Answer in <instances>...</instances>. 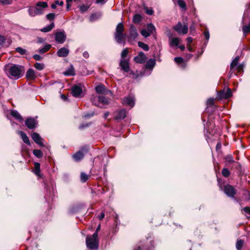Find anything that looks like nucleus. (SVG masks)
Listing matches in <instances>:
<instances>
[{"label":"nucleus","instance_id":"f257e3e1","mask_svg":"<svg viewBox=\"0 0 250 250\" xmlns=\"http://www.w3.org/2000/svg\"><path fill=\"white\" fill-rule=\"evenodd\" d=\"M5 72L8 77L18 79L21 78L24 73V67L18 64H8L5 66Z\"/></svg>","mask_w":250,"mask_h":250},{"label":"nucleus","instance_id":"f03ea898","mask_svg":"<svg viewBox=\"0 0 250 250\" xmlns=\"http://www.w3.org/2000/svg\"><path fill=\"white\" fill-rule=\"evenodd\" d=\"M101 229L99 225L95 232L92 235H88L86 238V245L89 250H98L99 247L98 232Z\"/></svg>","mask_w":250,"mask_h":250},{"label":"nucleus","instance_id":"7ed1b4c3","mask_svg":"<svg viewBox=\"0 0 250 250\" xmlns=\"http://www.w3.org/2000/svg\"><path fill=\"white\" fill-rule=\"evenodd\" d=\"M124 31V27L123 24L122 22L119 23L116 26L114 34L115 40L118 43H122L123 42L125 43L126 34L123 33Z\"/></svg>","mask_w":250,"mask_h":250},{"label":"nucleus","instance_id":"20e7f679","mask_svg":"<svg viewBox=\"0 0 250 250\" xmlns=\"http://www.w3.org/2000/svg\"><path fill=\"white\" fill-rule=\"evenodd\" d=\"M174 29L179 34H186L188 33V27L187 25H183L182 23L179 22L174 27Z\"/></svg>","mask_w":250,"mask_h":250},{"label":"nucleus","instance_id":"39448f33","mask_svg":"<svg viewBox=\"0 0 250 250\" xmlns=\"http://www.w3.org/2000/svg\"><path fill=\"white\" fill-rule=\"evenodd\" d=\"M124 105L132 107L135 104L134 97L133 95H128L125 97L122 101Z\"/></svg>","mask_w":250,"mask_h":250},{"label":"nucleus","instance_id":"423d86ee","mask_svg":"<svg viewBox=\"0 0 250 250\" xmlns=\"http://www.w3.org/2000/svg\"><path fill=\"white\" fill-rule=\"evenodd\" d=\"M48 7V4L46 2L42 1L38 2L36 5V9L38 15L43 14L44 12V9Z\"/></svg>","mask_w":250,"mask_h":250},{"label":"nucleus","instance_id":"0eeeda50","mask_svg":"<svg viewBox=\"0 0 250 250\" xmlns=\"http://www.w3.org/2000/svg\"><path fill=\"white\" fill-rule=\"evenodd\" d=\"M87 152V150L86 148H82L80 150L73 155V158L75 161H79L83 159Z\"/></svg>","mask_w":250,"mask_h":250},{"label":"nucleus","instance_id":"6e6552de","mask_svg":"<svg viewBox=\"0 0 250 250\" xmlns=\"http://www.w3.org/2000/svg\"><path fill=\"white\" fill-rule=\"evenodd\" d=\"M232 96L231 90L228 88L227 90L224 89L218 94V97L219 99H228Z\"/></svg>","mask_w":250,"mask_h":250},{"label":"nucleus","instance_id":"1a4fd4ad","mask_svg":"<svg viewBox=\"0 0 250 250\" xmlns=\"http://www.w3.org/2000/svg\"><path fill=\"white\" fill-rule=\"evenodd\" d=\"M239 60V57L236 56L232 61L230 66V72L229 74V78L231 77V75L232 74V71L234 70L235 67H237V68L239 70H240L241 68V65H238V62Z\"/></svg>","mask_w":250,"mask_h":250},{"label":"nucleus","instance_id":"9d476101","mask_svg":"<svg viewBox=\"0 0 250 250\" xmlns=\"http://www.w3.org/2000/svg\"><path fill=\"white\" fill-rule=\"evenodd\" d=\"M71 92L74 97H80L82 93L81 84L73 85L71 88Z\"/></svg>","mask_w":250,"mask_h":250},{"label":"nucleus","instance_id":"9b49d317","mask_svg":"<svg viewBox=\"0 0 250 250\" xmlns=\"http://www.w3.org/2000/svg\"><path fill=\"white\" fill-rule=\"evenodd\" d=\"M55 36L56 41L59 43H63L66 40V36L63 31L57 32Z\"/></svg>","mask_w":250,"mask_h":250},{"label":"nucleus","instance_id":"f8f14e48","mask_svg":"<svg viewBox=\"0 0 250 250\" xmlns=\"http://www.w3.org/2000/svg\"><path fill=\"white\" fill-rule=\"evenodd\" d=\"M25 124L28 128L33 129L37 126L38 122L33 118H29L25 121Z\"/></svg>","mask_w":250,"mask_h":250},{"label":"nucleus","instance_id":"ddd939ff","mask_svg":"<svg viewBox=\"0 0 250 250\" xmlns=\"http://www.w3.org/2000/svg\"><path fill=\"white\" fill-rule=\"evenodd\" d=\"M224 192L227 196L230 197H233L236 194V191L234 188L229 185L225 187Z\"/></svg>","mask_w":250,"mask_h":250},{"label":"nucleus","instance_id":"4468645a","mask_svg":"<svg viewBox=\"0 0 250 250\" xmlns=\"http://www.w3.org/2000/svg\"><path fill=\"white\" fill-rule=\"evenodd\" d=\"M31 137L33 141L38 145L41 146H44V145L43 144L42 141V139L41 138L39 134L36 132H34L31 134Z\"/></svg>","mask_w":250,"mask_h":250},{"label":"nucleus","instance_id":"2eb2a0df","mask_svg":"<svg viewBox=\"0 0 250 250\" xmlns=\"http://www.w3.org/2000/svg\"><path fill=\"white\" fill-rule=\"evenodd\" d=\"M121 69L125 72H128L129 71V60L121 59L119 63Z\"/></svg>","mask_w":250,"mask_h":250},{"label":"nucleus","instance_id":"dca6fc26","mask_svg":"<svg viewBox=\"0 0 250 250\" xmlns=\"http://www.w3.org/2000/svg\"><path fill=\"white\" fill-rule=\"evenodd\" d=\"M147 59V57L146 56L145 54L141 52L139 54L134 58V61L139 63H144Z\"/></svg>","mask_w":250,"mask_h":250},{"label":"nucleus","instance_id":"f3484780","mask_svg":"<svg viewBox=\"0 0 250 250\" xmlns=\"http://www.w3.org/2000/svg\"><path fill=\"white\" fill-rule=\"evenodd\" d=\"M129 40H134L136 39L138 36V34L137 33L136 28L133 25H131L129 30Z\"/></svg>","mask_w":250,"mask_h":250},{"label":"nucleus","instance_id":"a211bd4d","mask_svg":"<svg viewBox=\"0 0 250 250\" xmlns=\"http://www.w3.org/2000/svg\"><path fill=\"white\" fill-rule=\"evenodd\" d=\"M126 116V111L123 109L115 112V118L117 120L124 119Z\"/></svg>","mask_w":250,"mask_h":250},{"label":"nucleus","instance_id":"6ab92c4d","mask_svg":"<svg viewBox=\"0 0 250 250\" xmlns=\"http://www.w3.org/2000/svg\"><path fill=\"white\" fill-rule=\"evenodd\" d=\"M69 52L68 49L65 47H62L59 49L57 52V55L60 57H66Z\"/></svg>","mask_w":250,"mask_h":250},{"label":"nucleus","instance_id":"aec40b11","mask_svg":"<svg viewBox=\"0 0 250 250\" xmlns=\"http://www.w3.org/2000/svg\"><path fill=\"white\" fill-rule=\"evenodd\" d=\"M19 134L21 136L22 141L27 145L30 146V142L29 138L27 135L23 131H20L18 132Z\"/></svg>","mask_w":250,"mask_h":250},{"label":"nucleus","instance_id":"412c9836","mask_svg":"<svg viewBox=\"0 0 250 250\" xmlns=\"http://www.w3.org/2000/svg\"><path fill=\"white\" fill-rule=\"evenodd\" d=\"M155 64V60L153 59H150L147 61L146 63V69H149L151 71L153 68L154 67Z\"/></svg>","mask_w":250,"mask_h":250},{"label":"nucleus","instance_id":"4be33fe9","mask_svg":"<svg viewBox=\"0 0 250 250\" xmlns=\"http://www.w3.org/2000/svg\"><path fill=\"white\" fill-rule=\"evenodd\" d=\"M26 77L29 79H35L36 76L34 70L31 68L29 69L26 72Z\"/></svg>","mask_w":250,"mask_h":250},{"label":"nucleus","instance_id":"5701e85b","mask_svg":"<svg viewBox=\"0 0 250 250\" xmlns=\"http://www.w3.org/2000/svg\"><path fill=\"white\" fill-rule=\"evenodd\" d=\"M63 74L65 76H74L75 73L73 66L71 65Z\"/></svg>","mask_w":250,"mask_h":250},{"label":"nucleus","instance_id":"b1692460","mask_svg":"<svg viewBox=\"0 0 250 250\" xmlns=\"http://www.w3.org/2000/svg\"><path fill=\"white\" fill-rule=\"evenodd\" d=\"M11 115L20 122H22L23 119L20 113L16 110H12L11 113Z\"/></svg>","mask_w":250,"mask_h":250},{"label":"nucleus","instance_id":"393cba45","mask_svg":"<svg viewBox=\"0 0 250 250\" xmlns=\"http://www.w3.org/2000/svg\"><path fill=\"white\" fill-rule=\"evenodd\" d=\"M180 41L181 40L179 38H173L170 42L169 45L171 47L174 46H177L180 43Z\"/></svg>","mask_w":250,"mask_h":250},{"label":"nucleus","instance_id":"a878e982","mask_svg":"<svg viewBox=\"0 0 250 250\" xmlns=\"http://www.w3.org/2000/svg\"><path fill=\"white\" fill-rule=\"evenodd\" d=\"M95 90H96V92L98 93L104 94L106 93V92L105 91V87L103 84H100L99 85H97L95 87Z\"/></svg>","mask_w":250,"mask_h":250},{"label":"nucleus","instance_id":"bb28decb","mask_svg":"<svg viewBox=\"0 0 250 250\" xmlns=\"http://www.w3.org/2000/svg\"><path fill=\"white\" fill-rule=\"evenodd\" d=\"M55 25L54 22H52L49 25H47L41 29V31L43 32H48L50 31L54 27Z\"/></svg>","mask_w":250,"mask_h":250},{"label":"nucleus","instance_id":"cd10ccee","mask_svg":"<svg viewBox=\"0 0 250 250\" xmlns=\"http://www.w3.org/2000/svg\"><path fill=\"white\" fill-rule=\"evenodd\" d=\"M28 12L29 16L31 17H35L38 15L35 7H29Z\"/></svg>","mask_w":250,"mask_h":250},{"label":"nucleus","instance_id":"c85d7f7f","mask_svg":"<svg viewBox=\"0 0 250 250\" xmlns=\"http://www.w3.org/2000/svg\"><path fill=\"white\" fill-rule=\"evenodd\" d=\"M177 4L179 7L186 11L187 10V6L185 1L184 0H177Z\"/></svg>","mask_w":250,"mask_h":250},{"label":"nucleus","instance_id":"c756f323","mask_svg":"<svg viewBox=\"0 0 250 250\" xmlns=\"http://www.w3.org/2000/svg\"><path fill=\"white\" fill-rule=\"evenodd\" d=\"M101 16V14L100 13L92 14L90 16L89 19L91 21H93L100 18Z\"/></svg>","mask_w":250,"mask_h":250},{"label":"nucleus","instance_id":"7c9ffc66","mask_svg":"<svg viewBox=\"0 0 250 250\" xmlns=\"http://www.w3.org/2000/svg\"><path fill=\"white\" fill-rule=\"evenodd\" d=\"M35 171L34 173L36 175L39 176L40 174V164L38 162L34 163Z\"/></svg>","mask_w":250,"mask_h":250},{"label":"nucleus","instance_id":"2f4dec72","mask_svg":"<svg viewBox=\"0 0 250 250\" xmlns=\"http://www.w3.org/2000/svg\"><path fill=\"white\" fill-rule=\"evenodd\" d=\"M99 101L104 104H108V100L104 96H99L98 97Z\"/></svg>","mask_w":250,"mask_h":250},{"label":"nucleus","instance_id":"473e14b6","mask_svg":"<svg viewBox=\"0 0 250 250\" xmlns=\"http://www.w3.org/2000/svg\"><path fill=\"white\" fill-rule=\"evenodd\" d=\"M138 45L140 47L143 48L145 51H148L149 50L148 45L143 42H138Z\"/></svg>","mask_w":250,"mask_h":250},{"label":"nucleus","instance_id":"72a5a7b5","mask_svg":"<svg viewBox=\"0 0 250 250\" xmlns=\"http://www.w3.org/2000/svg\"><path fill=\"white\" fill-rule=\"evenodd\" d=\"M63 5V1L55 0L54 3L51 4V7L52 9H56L57 8V5L62 6Z\"/></svg>","mask_w":250,"mask_h":250},{"label":"nucleus","instance_id":"f704fd0d","mask_svg":"<svg viewBox=\"0 0 250 250\" xmlns=\"http://www.w3.org/2000/svg\"><path fill=\"white\" fill-rule=\"evenodd\" d=\"M89 176L84 172H81L80 178L81 182H85L88 179Z\"/></svg>","mask_w":250,"mask_h":250},{"label":"nucleus","instance_id":"c9c22d12","mask_svg":"<svg viewBox=\"0 0 250 250\" xmlns=\"http://www.w3.org/2000/svg\"><path fill=\"white\" fill-rule=\"evenodd\" d=\"M134 250H148V249L146 247L144 242H141L137 247V249H135Z\"/></svg>","mask_w":250,"mask_h":250},{"label":"nucleus","instance_id":"e433bc0d","mask_svg":"<svg viewBox=\"0 0 250 250\" xmlns=\"http://www.w3.org/2000/svg\"><path fill=\"white\" fill-rule=\"evenodd\" d=\"M51 45L50 44H47V45H45L44 47H43L42 48L40 49L39 50V52L41 54H43L45 52L48 51L50 49V48H51Z\"/></svg>","mask_w":250,"mask_h":250},{"label":"nucleus","instance_id":"4c0bfd02","mask_svg":"<svg viewBox=\"0 0 250 250\" xmlns=\"http://www.w3.org/2000/svg\"><path fill=\"white\" fill-rule=\"evenodd\" d=\"M33 153L35 156L39 158H42L43 156L42 152L39 149H34Z\"/></svg>","mask_w":250,"mask_h":250},{"label":"nucleus","instance_id":"58836bf2","mask_svg":"<svg viewBox=\"0 0 250 250\" xmlns=\"http://www.w3.org/2000/svg\"><path fill=\"white\" fill-rule=\"evenodd\" d=\"M90 5H85L83 4L81 5L79 7L80 10L81 12V13H84L88 10V9L89 8Z\"/></svg>","mask_w":250,"mask_h":250},{"label":"nucleus","instance_id":"ea45409f","mask_svg":"<svg viewBox=\"0 0 250 250\" xmlns=\"http://www.w3.org/2000/svg\"><path fill=\"white\" fill-rule=\"evenodd\" d=\"M150 34H152L155 30V27L152 23H149L147 25V29Z\"/></svg>","mask_w":250,"mask_h":250},{"label":"nucleus","instance_id":"a19ab883","mask_svg":"<svg viewBox=\"0 0 250 250\" xmlns=\"http://www.w3.org/2000/svg\"><path fill=\"white\" fill-rule=\"evenodd\" d=\"M242 29L245 36H246L247 33L250 32V22L248 25L243 26Z\"/></svg>","mask_w":250,"mask_h":250},{"label":"nucleus","instance_id":"79ce46f5","mask_svg":"<svg viewBox=\"0 0 250 250\" xmlns=\"http://www.w3.org/2000/svg\"><path fill=\"white\" fill-rule=\"evenodd\" d=\"M34 66L38 70H42L44 67V65L42 63L36 62L34 64Z\"/></svg>","mask_w":250,"mask_h":250},{"label":"nucleus","instance_id":"37998d69","mask_svg":"<svg viewBox=\"0 0 250 250\" xmlns=\"http://www.w3.org/2000/svg\"><path fill=\"white\" fill-rule=\"evenodd\" d=\"M227 165L232 164L234 162L232 157L231 155H228L225 157Z\"/></svg>","mask_w":250,"mask_h":250},{"label":"nucleus","instance_id":"c03bdc74","mask_svg":"<svg viewBox=\"0 0 250 250\" xmlns=\"http://www.w3.org/2000/svg\"><path fill=\"white\" fill-rule=\"evenodd\" d=\"M13 0H0V5H7L12 4Z\"/></svg>","mask_w":250,"mask_h":250},{"label":"nucleus","instance_id":"a18cd8bd","mask_svg":"<svg viewBox=\"0 0 250 250\" xmlns=\"http://www.w3.org/2000/svg\"><path fill=\"white\" fill-rule=\"evenodd\" d=\"M244 244V242L242 240H237L236 244V248L237 250H240L241 249Z\"/></svg>","mask_w":250,"mask_h":250},{"label":"nucleus","instance_id":"49530a36","mask_svg":"<svg viewBox=\"0 0 250 250\" xmlns=\"http://www.w3.org/2000/svg\"><path fill=\"white\" fill-rule=\"evenodd\" d=\"M141 19L142 17L141 16V15L139 14H136L134 15L133 21L134 23H138L141 21Z\"/></svg>","mask_w":250,"mask_h":250},{"label":"nucleus","instance_id":"de8ad7c7","mask_svg":"<svg viewBox=\"0 0 250 250\" xmlns=\"http://www.w3.org/2000/svg\"><path fill=\"white\" fill-rule=\"evenodd\" d=\"M128 53L127 48H125L121 52V59H125V58L127 56Z\"/></svg>","mask_w":250,"mask_h":250},{"label":"nucleus","instance_id":"09e8293b","mask_svg":"<svg viewBox=\"0 0 250 250\" xmlns=\"http://www.w3.org/2000/svg\"><path fill=\"white\" fill-rule=\"evenodd\" d=\"M16 50L18 52H19L20 54H21V55H25L27 53V51L25 49H24L21 47H18L16 48Z\"/></svg>","mask_w":250,"mask_h":250},{"label":"nucleus","instance_id":"8fccbe9b","mask_svg":"<svg viewBox=\"0 0 250 250\" xmlns=\"http://www.w3.org/2000/svg\"><path fill=\"white\" fill-rule=\"evenodd\" d=\"M141 34L145 38H147L150 35V33L148 32V31L146 29L142 30L141 31Z\"/></svg>","mask_w":250,"mask_h":250},{"label":"nucleus","instance_id":"3c124183","mask_svg":"<svg viewBox=\"0 0 250 250\" xmlns=\"http://www.w3.org/2000/svg\"><path fill=\"white\" fill-rule=\"evenodd\" d=\"M222 174L224 177H228L230 175V172L227 168H224L222 170Z\"/></svg>","mask_w":250,"mask_h":250},{"label":"nucleus","instance_id":"603ef678","mask_svg":"<svg viewBox=\"0 0 250 250\" xmlns=\"http://www.w3.org/2000/svg\"><path fill=\"white\" fill-rule=\"evenodd\" d=\"M214 99L211 98L208 99L207 101V106H212L214 104Z\"/></svg>","mask_w":250,"mask_h":250},{"label":"nucleus","instance_id":"864d4df0","mask_svg":"<svg viewBox=\"0 0 250 250\" xmlns=\"http://www.w3.org/2000/svg\"><path fill=\"white\" fill-rule=\"evenodd\" d=\"M55 15L54 13H49L46 15L47 19L49 21L53 20L55 18Z\"/></svg>","mask_w":250,"mask_h":250},{"label":"nucleus","instance_id":"5fc2aeb1","mask_svg":"<svg viewBox=\"0 0 250 250\" xmlns=\"http://www.w3.org/2000/svg\"><path fill=\"white\" fill-rule=\"evenodd\" d=\"M174 61L177 63L179 64L183 62V59L181 57H175Z\"/></svg>","mask_w":250,"mask_h":250},{"label":"nucleus","instance_id":"6e6d98bb","mask_svg":"<svg viewBox=\"0 0 250 250\" xmlns=\"http://www.w3.org/2000/svg\"><path fill=\"white\" fill-rule=\"evenodd\" d=\"M5 38L4 36L0 35V45H3L5 42Z\"/></svg>","mask_w":250,"mask_h":250},{"label":"nucleus","instance_id":"4d7b16f0","mask_svg":"<svg viewBox=\"0 0 250 250\" xmlns=\"http://www.w3.org/2000/svg\"><path fill=\"white\" fill-rule=\"evenodd\" d=\"M145 10H146V13L149 15H151L153 13V11L151 8L149 9L147 7H146Z\"/></svg>","mask_w":250,"mask_h":250},{"label":"nucleus","instance_id":"13d9d810","mask_svg":"<svg viewBox=\"0 0 250 250\" xmlns=\"http://www.w3.org/2000/svg\"><path fill=\"white\" fill-rule=\"evenodd\" d=\"M204 36H205L206 40L208 41L209 39V33L208 31L206 30L204 32Z\"/></svg>","mask_w":250,"mask_h":250},{"label":"nucleus","instance_id":"bf43d9fd","mask_svg":"<svg viewBox=\"0 0 250 250\" xmlns=\"http://www.w3.org/2000/svg\"><path fill=\"white\" fill-rule=\"evenodd\" d=\"M33 58L37 61H40L41 60L42 57L39 55L36 54L33 56Z\"/></svg>","mask_w":250,"mask_h":250},{"label":"nucleus","instance_id":"052dcab7","mask_svg":"<svg viewBox=\"0 0 250 250\" xmlns=\"http://www.w3.org/2000/svg\"><path fill=\"white\" fill-rule=\"evenodd\" d=\"M243 210L247 213H250V207H245L243 208Z\"/></svg>","mask_w":250,"mask_h":250},{"label":"nucleus","instance_id":"680f3d73","mask_svg":"<svg viewBox=\"0 0 250 250\" xmlns=\"http://www.w3.org/2000/svg\"><path fill=\"white\" fill-rule=\"evenodd\" d=\"M105 0H96V3L97 4H104L105 2Z\"/></svg>","mask_w":250,"mask_h":250},{"label":"nucleus","instance_id":"e2e57ef3","mask_svg":"<svg viewBox=\"0 0 250 250\" xmlns=\"http://www.w3.org/2000/svg\"><path fill=\"white\" fill-rule=\"evenodd\" d=\"M104 217V212H102L100 215L98 216V218L100 220H102Z\"/></svg>","mask_w":250,"mask_h":250},{"label":"nucleus","instance_id":"0e129e2a","mask_svg":"<svg viewBox=\"0 0 250 250\" xmlns=\"http://www.w3.org/2000/svg\"><path fill=\"white\" fill-rule=\"evenodd\" d=\"M83 56L85 58H88L89 57V54L86 51H85L83 53Z\"/></svg>","mask_w":250,"mask_h":250},{"label":"nucleus","instance_id":"69168bd1","mask_svg":"<svg viewBox=\"0 0 250 250\" xmlns=\"http://www.w3.org/2000/svg\"><path fill=\"white\" fill-rule=\"evenodd\" d=\"M187 41L188 43H191L193 41V39L190 37H188L187 38Z\"/></svg>","mask_w":250,"mask_h":250},{"label":"nucleus","instance_id":"338daca9","mask_svg":"<svg viewBox=\"0 0 250 250\" xmlns=\"http://www.w3.org/2000/svg\"><path fill=\"white\" fill-rule=\"evenodd\" d=\"M187 48H188V49L190 51V52H192L193 51V48H192V47L189 45H188L187 46Z\"/></svg>","mask_w":250,"mask_h":250},{"label":"nucleus","instance_id":"774afa93","mask_svg":"<svg viewBox=\"0 0 250 250\" xmlns=\"http://www.w3.org/2000/svg\"><path fill=\"white\" fill-rule=\"evenodd\" d=\"M61 98L62 100L65 101L67 100V97L64 95L62 94L61 95Z\"/></svg>","mask_w":250,"mask_h":250}]
</instances>
